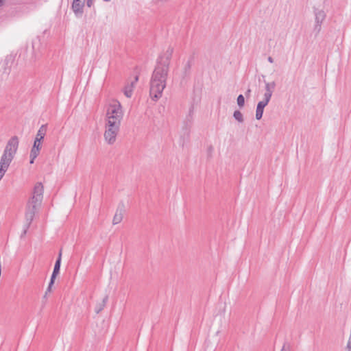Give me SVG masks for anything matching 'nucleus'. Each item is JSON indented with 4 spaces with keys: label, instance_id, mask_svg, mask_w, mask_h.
<instances>
[{
    "label": "nucleus",
    "instance_id": "1",
    "mask_svg": "<svg viewBox=\"0 0 351 351\" xmlns=\"http://www.w3.org/2000/svg\"><path fill=\"white\" fill-rule=\"evenodd\" d=\"M44 186L41 182H37L33 189L32 194L29 198L25 209V219L27 221V228L23 232V234L27 232V229L30 226L34 219L38 208L40 206L43 199Z\"/></svg>",
    "mask_w": 351,
    "mask_h": 351
},
{
    "label": "nucleus",
    "instance_id": "2",
    "mask_svg": "<svg viewBox=\"0 0 351 351\" xmlns=\"http://www.w3.org/2000/svg\"><path fill=\"white\" fill-rule=\"evenodd\" d=\"M167 73V64L158 65L154 71L149 91L150 97L153 100L161 97L162 91L166 86Z\"/></svg>",
    "mask_w": 351,
    "mask_h": 351
},
{
    "label": "nucleus",
    "instance_id": "3",
    "mask_svg": "<svg viewBox=\"0 0 351 351\" xmlns=\"http://www.w3.org/2000/svg\"><path fill=\"white\" fill-rule=\"evenodd\" d=\"M123 117V111H107L105 127L119 129Z\"/></svg>",
    "mask_w": 351,
    "mask_h": 351
},
{
    "label": "nucleus",
    "instance_id": "4",
    "mask_svg": "<svg viewBox=\"0 0 351 351\" xmlns=\"http://www.w3.org/2000/svg\"><path fill=\"white\" fill-rule=\"evenodd\" d=\"M119 129L105 127L104 139L108 145H112L115 143L117 136L119 133Z\"/></svg>",
    "mask_w": 351,
    "mask_h": 351
},
{
    "label": "nucleus",
    "instance_id": "5",
    "mask_svg": "<svg viewBox=\"0 0 351 351\" xmlns=\"http://www.w3.org/2000/svg\"><path fill=\"white\" fill-rule=\"evenodd\" d=\"M315 29L319 32L321 30L322 24L326 19V13L323 10H315Z\"/></svg>",
    "mask_w": 351,
    "mask_h": 351
},
{
    "label": "nucleus",
    "instance_id": "6",
    "mask_svg": "<svg viewBox=\"0 0 351 351\" xmlns=\"http://www.w3.org/2000/svg\"><path fill=\"white\" fill-rule=\"evenodd\" d=\"M84 2L85 0H73L72 10L77 16L82 15Z\"/></svg>",
    "mask_w": 351,
    "mask_h": 351
},
{
    "label": "nucleus",
    "instance_id": "7",
    "mask_svg": "<svg viewBox=\"0 0 351 351\" xmlns=\"http://www.w3.org/2000/svg\"><path fill=\"white\" fill-rule=\"evenodd\" d=\"M138 80V76L136 75L132 81L125 86L123 93L127 97L130 98L132 97L134 88Z\"/></svg>",
    "mask_w": 351,
    "mask_h": 351
},
{
    "label": "nucleus",
    "instance_id": "8",
    "mask_svg": "<svg viewBox=\"0 0 351 351\" xmlns=\"http://www.w3.org/2000/svg\"><path fill=\"white\" fill-rule=\"evenodd\" d=\"M106 106L107 110H119L121 108L120 102L114 99H107Z\"/></svg>",
    "mask_w": 351,
    "mask_h": 351
},
{
    "label": "nucleus",
    "instance_id": "9",
    "mask_svg": "<svg viewBox=\"0 0 351 351\" xmlns=\"http://www.w3.org/2000/svg\"><path fill=\"white\" fill-rule=\"evenodd\" d=\"M276 86L275 82H272L271 83H267L265 84L266 92L265 93V97L267 98H271L273 90Z\"/></svg>",
    "mask_w": 351,
    "mask_h": 351
},
{
    "label": "nucleus",
    "instance_id": "10",
    "mask_svg": "<svg viewBox=\"0 0 351 351\" xmlns=\"http://www.w3.org/2000/svg\"><path fill=\"white\" fill-rule=\"evenodd\" d=\"M123 219V210L121 209H117L113 219H112V223L114 225H117Z\"/></svg>",
    "mask_w": 351,
    "mask_h": 351
},
{
    "label": "nucleus",
    "instance_id": "11",
    "mask_svg": "<svg viewBox=\"0 0 351 351\" xmlns=\"http://www.w3.org/2000/svg\"><path fill=\"white\" fill-rule=\"evenodd\" d=\"M46 131H47L46 125H43L39 128L35 139H38V140L43 141V139L44 138V137H45V136L46 134Z\"/></svg>",
    "mask_w": 351,
    "mask_h": 351
},
{
    "label": "nucleus",
    "instance_id": "12",
    "mask_svg": "<svg viewBox=\"0 0 351 351\" xmlns=\"http://www.w3.org/2000/svg\"><path fill=\"white\" fill-rule=\"evenodd\" d=\"M108 297L105 296V298L103 299L102 302L99 304H98L95 307V312L97 314L99 313L105 307L106 302L108 301Z\"/></svg>",
    "mask_w": 351,
    "mask_h": 351
},
{
    "label": "nucleus",
    "instance_id": "13",
    "mask_svg": "<svg viewBox=\"0 0 351 351\" xmlns=\"http://www.w3.org/2000/svg\"><path fill=\"white\" fill-rule=\"evenodd\" d=\"M61 256H62V253L60 252L59 254L58 258L56 260L55 265H54V268H53V274H58L60 272V263H61Z\"/></svg>",
    "mask_w": 351,
    "mask_h": 351
},
{
    "label": "nucleus",
    "instance_id": "14",
    "mask_svg": "<svg viewBox=\"0 0 351 351\" xmlns=\"http://www.w3.org/2000/svg\"><path fill=\"white\" fill-rule=\"evenodd\" d=\"M40 149H36V148H34V147L32 148L31 152H30V158H31L30 163L32 164L34 162L36 158L38 156V154L40 153Z\"/></svg>",
    "mask_w": 351,
    "mask_h": 351
},
{
    "label": "nucleus",
    "instance_id": "15",
    "mask_svg": "<svg viewBox=\"0 0 351 351\" xmlns=\"http://www.w3.org/2000/svg\"><path fill=\"white\" fill-rule=\"evenodd\" d=\"M269 99H270V98H267V97H265V98L263 101H261L258 102L257 107H256V110H263V108L265 107V106L269 102Z\"/></svg>",
    "mask_w": 351,
    "mask_h": 351
},
{
    "label": "nucleus",
    "instance_id": "16",
    "mask_svg": "<svg viewBox=\"0 0 351 351\" xmlns=\"http://www.w3.org/2000/svg\"><path fill=\"white\" fill-rule=\"evenodd\" d=\"M234 117L239 122H243V114H241V111H234Z\"/></svg>",
    "mask_w": 351,
    "mask_h": 351
},
{
    "label": "nucleus",
    "instance_id": "17",
    "mask_svg": "<svg viewBox=\"0 0 351 351\" xmlns=\"http://www.w3.org/2000/svg\"><path fill=\"white\" fill-rule=\"evenodd\" d=\"M245 98L242 95H239L237 97V104L240 108H242L244 106Z\"/></svg>",
    "mask_w": 351,
    "mask_h": 351
},
{
    "label": "nucleus",
    "instance_id": "18",
    "mask_svg": "<svg viewBox=\"0 0 351 351\" xmlns=\"http://www.w3.org/2000/svg\"><path fill=\"white\" fill-rule=\"evenodd\" d=\"M41 147H42V141L38 140V139H35L34 145L32 147L40 149Z\"/></svg>",
    "mask_w": 351,
    "mask_h": 351
},
{
    "label": "nucleus",
    "instance_id": "19",
    "mask_svg": "<svg viewBox=\"0 0 351 351\" xmlns=\"http://www.w3.org/2000/svg\"><path fill=\"white\" fill-rule=\"evenodd\" d=\"M53 285H51V283H49L48 287L45 291L44 297L46 298L47 294L51 291Z\"/></svg>",
    "mask_w": 351,
    "mask_h": 351
},
{
    "label": "nucleus",
    "instance_id": "20",
    "mask_svg": "<svg viewBox=\"0 0 351 351\" xmlns=\"http://www.w3.org/2000/svg\"><path fill=\"white\" fill-rule=\"evenodd\" d=\"M256 118L257 119H261L263 117V111H256Z\"/></svg>",
    "mask_w": 351,
    "mask_h": 351
},
{
    "label": "nucleus",
    "instance_id": "21",
    "mask_svg": "<svg viewBox=\"0 0 351 351\" xmlns=\"http://www.w3.org/2000/svg\"><path fill=\"white\" fill-rule=\"evenodd\" d=\"M57 275L58 274L52 273V275H51V280H50V282H49V283H51V285H53L54 284L55 279H56Z\"/></svg>",
    "mask_w": 351,
    "mask_h": 351
},
{
    "label": "nucleus",
    "instance_id": "22",
    "mask_svg": "<svg viewBox=\"0 0 351 351\" xmlns=\"http://www.w3.org/2000/svg\"><path fill=\"white\" fill-rule=\"evenodd\" d=\"M93 0H86V4L88 7H91L93 5Z\"/></svg>",
    "mask_w": 351,
    "mask_h": 351
},
{
    "label": "nucleus",
    "instance_id": "23",
    "mask_svg": "<svg viewBox=\"0 0 351 351\" xmlns=\"http://www.w3.org/2000/svg\"><path fill=\"white\" fill-rule=\"evenodd\" d=\"M267 60L270 63L274 62V59L271 56L268 57Z\"/></svg>",
    "mask_w": 351,
    "mask_h": 351
},
{
    "label": "nucleus",
    "instance_id": "24",
    "mask_svg": "<svg viewBox=\"0 0 351 351\" xmlns=\"http://www.w3.org/2000/svg\"><path fill=\"white\" fill-rule=\"evenodd\" d=\"M4 0H0V7L3 5Z\"/></svg>",
    "mask_w": 351,
    "mask_h": 351
}]
</instances>
